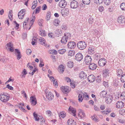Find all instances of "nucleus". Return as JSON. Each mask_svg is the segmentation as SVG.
Listing matches in <instances>:
<instances>
[{
  "instance_id": "obj_1",
  "label": "nucleus",
  "mask_w": 125,
  "mask_h": 125,
  "mask_svg": "<svg viewBox=\"0 0 125 125\" xmlns=\"http://www.w3.org/2000/svg\"><path fill=\"white\" fill-rule=\"evenodd\" d=\"M10 96L8 94L5 93H2L0 94V99L1 101L3 102L8 101L9 98Z\"/></svg>"
},
{
  "instance_id": "obj_2",
  "label": "nucleus",
  "mask_w": 125,
  "mask_h": 125,
  "mask_svg": "<svg viewBox=\"0 0 125 125\" xmlns=\"http://www.w3.org/2000/svg\"><path fill=\"white\" fill-rule=\"evenodd\" d=\"M78 48L80 50H83L86 46V43L84 42L81 41L78 42L77 44Z\"/></svg>"
},
{
  "instance_id": "obj_3",
  "label": "nucleus",
  "mask_w": 125,
  "mask_h": 125,
  "mask_svg": "<svg viewBox=\"0 0 125 125\" xmlns=\"http://www.w3.org/2000/svg\"><path fill=\"white\" fill-rule=\"evenodd\" d=\"M45 92L46 94V97L49 101L51 100L54 98V95L51 92L47 91L46 89L45 90Z\"/></svg>"
},
{
  "instance_id": "obj_4",
  "label": "nucleus",
  "mask_w": 125,
  "mask_h": 125,
  "mask_svg": "<svg viewBox=\"0 0 125 125\" xmlns=\"http://www.w3.org/2000/svg\"><path fill=\"white\" fill-rule=\"evenodd\" d=\"M69 8H66L64 9L61 10V13L62 16L65 17L68 16L69 13Z\"/></svg>"
},
{
  "instance_id": "obj_5",
  "label": "nucleus",
  "mask_w": 125,
  "mask_h": 125,
  "mask_svg": "<svg viewBox=\"0 0 125 125\" xmlns=\"http://www.w3.org/2000/svg\"><path fill=\"white\" fill-rule=\"evenodd\" d=\"M118 22L120 24H123L125 22V17L124 16H120L117 19Z\"/></svg>"
},
{
  "instance_id": "obj_6",
  "label": "nucleus",
  "mask_w": 125,
  "mask_h": 125,
  "mask_svg": "<svg viewBox=\"0 0 125 125\" xmlns=\"http://www.w3.org/2000/svg\"><path fill=\"white\" fill-rule=\"evenodd\" d=\"M78 6V2L75 0L72 1L71 3L70 6L71 8L72 9H76L77 7Z\"/></svg>"
},
{
  "instance_id": "obj_7",
  "label": "nucleus",
  "mask_w": 125,
  "mask_h": 125,
  "mask_svg": "<svg viewBox=\"0 0 125 125\" xmlns=\"http://www.w3.org/2000/svg\"><path fill=\"white\" fill-rule=\"evenodd\" d=\"M106 63V60L104 58H101L99 60L98 62L99 65L101 67L104 66L105 65Z\"/></svg>"
},
{
  "instance_id": "obj_8",
  "label": "nucleus",
  "mask_w": 125,
  "mask_h": 125,
  "mask_svg": "<svg viewBox=\"0 0 125 125\" xmlns=\"http://www.w3.org/2000/svg\"><path fill=\"white\" fill-rule=\"evenodd\" d=\"M83 58V55L80 52L77 53L75 56V59L78 61H81Z\"/></svg>"
},
{
  "instance_id": "obj_9",
  "label": "nucleus",
  "mask_w": 125,
  "mask_h": 125,
  "mask_svg": "<svg viewBox=\"0 0 125 125\" xmlns=\"http://www.w3.org/2000/svg\"><path fill=\"white\" fill-rule=\"evenodd\" d=\"M76 44L74 42H70L68 43L67 46L68 48L70 49L74 48L76 47Z\"/></svg>"
},
{
  "instance_id": "obj_10",
  "label": "nucleus",
  "mask_w": 125,
  "mask_h": 125,
  "mask_svg": "<svg viewBox=\"0 0 125 125\" xmlns=\"http://www.w3.org/2000/svg\"><path fill=\"white\" fill-rule=\"evenodd\" d=\"M6 45L8 47V48H6L7 50H9V51L11 52L14 51V48L13 47V45L10 42L7 43Z\"/></svg>"
},
{
  "instance_id": "obj_11",
  "label": "nucleus",
  "mask_w": 125,
  "mask_h": 125,
  "mask_svg": "<svg viewBox=\"0 0 125 125\" xmlns=\"http://www.w3.org/2000/svg\"><path fill=\"white\" fill-rule=\"evenodd\" d=\"M67 4V2L65 0H61L59 3V6L62 8H64Z\"/></svg>"
},
{
  "instance_id": "obj_12",
  "label": "nucleus",
  "mask_w": 125,
  "mask_h": 125,
  "mask_svg": "<svg viewBox=\"0 0 125 125\" xmlns=\"http://www.w3.org/2000/svg\"><path fill=\"white\" fill-rule=\"evenodd\" d=\"M69 87L68 86H62L61 87V89L63 93L67 94L69 91Z\"/></svg>"
},
{
  "instance_id": "obj_13",
  "label": "nucleus",
  "mask_w": 125,
  "mask_h": 125,
  "mask_svg": "<svg viewBox=\"0 0 125 125\" xmlns=\"http://www.w3.org/2000/svg\"><path fill=\"white\" fill-rule=\"evenodd\" d=\"M30 101L31 103V104L33 105H35L37 103V101L36 97L32 96L30 98Z\"/></svg>"
},
{
  "instance_id": "obj_14",
  "label": "nucleus",
  "mask_w": 125,
  "mask_h": 125,
  "mask_svg": "<svg viewBox=\"0 0 125 125\" xmlns=\"http://www.w3.org/2000/svg\"><path fill=\"white\" fill-rule=\"evenodd\" d=\"M105 101L107 104H110L111 103L112 101V99L113 98V96L111 95H109L106 97Z\"/></svg>"
},
{
  "instance_id": "obj_15",
  "label": "nucleus",
  "mask_w": 125,
  "mask_h": 125,
  "mask_svg": "<svg viewBox=\"0 0 125 125\" xmlns=\"http://www.w3.org/2000/svg\"><path fill=\"white\" fill-rule=\"evenodd\" d=\"M89 68L92 70H94L96 69L97 68V65L94 63H89Z\"/></svg>"
},
{
  "instance_id": "obj_16",
  "label": "nucleus",
  "mask_w": 125,
  "mask_h": 125,
  "mask_svg": "<svg viewBox=\"0 0 125 125\" xmlns=\"http://www.w3.org/2000/svg\"><path fill=\"white\" fill-rule=\"evenodd\" d=\"M16 57L17 59L19 60L22 57V55L21 52L19 50L16 49Z\"/></svg>"
},
{
  "instance_id": "obj_17",
  "label": "nucleus",
  "mask_w": 125,
  "mask_h": 125,
  "mask_svg": "<svg viewBox=\"0 0 125 125\" xmlns=\"http://www.w3.org/2000/svg\"><path fill=\"white\" fill-rule=\"evenodd\" d=\"M84 59L85 62L87 64V63H89V64L91 63L92 59L90 56L88 55H87L85 57Z\"/></svg>"
},
{
  "instance_id": "obj_18",
  "label": "nucleus",
  "mask_w": 125,
  "mask_h": 125,
  "mask_svg": "<svg viewBox=\"0 0 125 125\" xmlns=\"http://www.w3.org/2000/svg\"><path fill=\"white\" fill-rule=\"evenodd\" d=\"M124 105V103L122 101H118L116 104V107L118 108H121Z\"/></svg>"
},
{
  "instance_id": "obj_19",
  "label": "nucleus",
  "mask_w": 125,
  "mask_h": 125,
  "mask_svg": "<svg viewBox=\"0 0 125 125\" xmlns=\"http://www.w3.org/2000/svg\"><path fill=\"white\" fill-rule=\"evenodd\" d=\"M79 77L81 78H83V79H86L87 77V75L83 71L81 72L79 74Z\"/></svg>"
},
{
  "instance_id": "obj_20",
  "label": "nucleus",
  "mask_w": 125,
  "mask_h": 125,
  "mask_svg": "<svg viewBox=\"0 0 125 125\" xmlns=\"http://www.w3.org/2000/svg\"><path fill=\"white\" fill-rule=\"evenodd\" d=\"M95 77L94 75L91 74L89 75L88 77V80L89 82H93L95 80Z\"/></svg>"
},
{
  "instance_id": "obj_21",
  "label": "nucleus",
  "mask_w": 125,
  "mask_h": 125,
  "mask_svg": "<svg viewBox=\"0 0 125 125\" xmlns=\"http://www.w3.org/2000/svg\"><path fill=\"white\" fill-rule=\"evenodd\" d=\"M100 95L101 98H106L107 96V92L105 91H102L100 93Z\"/></svg>"
},
{
  "instance_id": "obj_22",
  "label": "nucleus",
  "mask_w": 125,
  "mask_h": 125,
  "mask_svg": "<svg viewBox=\"0 0 125 125\" xmlns=\"http://www.w3.org/2000/svg\"><path fill=\"white\" fill-rule=\"evenodd\" d=\"M68 110L69 111L71 112L73 114V116L75 117L76 115V110L75 109L72 107L70 106Z\"/></svg>"
},
{
  "instance_id": "obj_23",
  "label": "nucleus",
  "mask_w": 125,
  "mask_h": 125,
  "mask_svg": "<svg viewBox=\"0 0 125 125\" xmlns=\"http://www.w3.org/2000/svg\"><path fill=\"white\" fill-rule=\"evenodd\" d=\"M79 93L78 100L79 102H81L82 101L83 99V93L82 92V91H81Z\"/></svg>"
},
{
  "instance_id": "obj_24",
  "label": "nucleus",
  "mask_w": 125,
  "mask_h": 125,
  "mask_svg": "<svg viewBox=\"0 0 125 125\" xmlns=\"http://www.w3.org/2000/svg\"><path fill=\"white\" fill-rule=\"evenodd\" d=\"M29 20V18H27L23 22V27L24 29H27V21Z\"/></svg>"
},
{
  "instance_id": "obj_25",
  "label": "nucleus",
  "mask_w": 125,
  "mask_h": 125,
  "mask_svg": "<svg viewBox=\"0 0 125 125\" xmlns=\"http://www.w3.org/2000/svg\"><path fill=\"white\" fill-rule=\"evenodd\" d=\"M67 122L68 125H76V122L72 119H69Z\"/></svg>"
},
{
  "instance_id": "obj_26",
  "label": "nucleus",
  "mask_w": 125,
  "mask_h": 125,
  "mask_svg": "<svg viewBox=\"0 0 125 125\" xmlns=\"http://www.w3.org/2000/svg\"><path fill=\"white\" fill-rule=\"evenodd\" d=\"M103 75L104 77H106L107 76H109L110 74L109 71L108 69L104 70L103 71Z\"/></svg>"
},
{
  "instance_id": "obj_27",
  "label": "nucleus",
  "mask_w": 125,
  "mask_h": 125,
  "mask_svg": "<svg viewBox=\"0 0 125 125\" xmlns=\"http://www.w3.org/2000/svg\"><path fill=\"white\" fill-rule=\"evenodd\" d=\"M92 46H90L88 49V52L89 54H92L94 52V49L92 47Z\"/></svg>"
},
{
  "instance_id": "obj_28",
  "label": "nucleus",
  "mask_w": 125,
  "mask_h": 125,
  "mask_svg": "<svg viewBox=\"0 0 125 125\" xmlns=\"http://www.w3.org/2000/svg\"><path fill=\"white\" fill-rule=\"evenodd\" d=\"M36 18L35 16L32 17V20H31L30 23L29 24V25L30 26V27L29 28L28 30H30L31 28V27L33 24V22L35 20Z\"/></svg>"
},
{
  "instance_id": "obj_29",
  "label": "nucleus",
  "mask_w": 125,
  "mask_h": 125,
  "mask_svg": "<svg viewBox=\"0 0 125 125\" xmlns=\"http://www.w3.org/2000/svg\"><path fill=\"white\" fill-rule=\"evenodd\" d=\"M51 12L49 11H48L46 14V20L47 21L50 20L51 17Z\"/></svg>"
},
{
  "instance_id": "obj_30",
  "label": "nucleus",
  "mask_w": 125,
  "mask_h": 125,
  "mask_svg": "<svg viewBox=\"0 0 125 125\" xmlns=\"http://www.w3.org/2000/svg\"><path fill=\"white\" fill-rule=\"evenodd\" d=\"M12 11V10H10L9 12L8 16L9 18L11 21H12L13 19Z\"/></svg>"
},
{
  "instance_id": "obj_31",
  "label": "nucleus",
  "mask_w": 125,
  "mask_h": 125,
  "mask_svg": "<svg viewBox=\"0 0 125 125\" xmlns=\"http://www.w3.org/2000/svg\"><path fill=\"white\" fill-rule=\"evenodd\" d=\"M37 0L35 1H34L32 2V6L31 8L32 10L34 9L36 7L37 5Z\"/></svg>"
},
{
  "instance_id": "obj_32",
  "label": "nucleus",
  "mask_w": 125,
  "mask_h": 125,
  "mask_svg": "<svg viewBox=\"0 0 125 125\" xmlns=\"http://www.w3.org/2000/svg\"><path fill=\"white\" fill-rule=\"evenodd\" d=\"M64 67L61 64L58 67V70L59 71L61 72V73H63L64 71Z\"/></svg>"
},
{
  "instance_id": "obj_33",
  "label": "nucleus",
  "mask_w": 125,
  "mask_h": 125,
  "mask_svg": "<svg viewBox=\"0 0 125 125\" xmlns=\"http://www.w3.org/2000/svg\"><path fill=\"white\" fill-rule=\"evenodd\" d=\"M67 39L66 37L64 36L62 37L61 40V42L63 44H65L67 42Z\"/></svg>"
},
{
  "instance_id": "obj_34",
  "label": "nucleus",
  "mask_w": 125,
  "mask_h": 125,
  "mask_svg": "<svg viewBox=\"0 0 125 125\" xmlns=\"http://www.w3.org/2000/svg\"><path fill=\"white\" fill-rule=\"evenodd\" d=\"M33 115L34 117L35 118V120L36 121H38L40 120V118L38 117V115L35 112L33 113Z\"/></svg>"
},
{
  "instance_id": "obj_35",
  "label": "nucleus",
  "mask_w": 125,
  "mask_h": 125,
  "mask_svg": "<svg viewBox=\"0 0 125 125\" xmlns=\"http://www.w3.org/2000/svg\"><path fill=\"white\" fill-rule=\"evenodd\" d=\"M123 73V71L121 69H119L117 70V76H121Z\"/></svg>"
},
{
  "instance_id": "obj_36",
  "label": "nucleus",
  "mask_w": 125,
  "mask_h": 125,
  "mask_svg": "<svg viewBox=\"0 0 125 125\" xmlns=\"http://www.w3.org/2000/svg\"><path fill=\"white\" fill-rule=\"evenodd\" d=\"M74 63L72 61H69L68 63L67 66L69 68H72L73 67Z\"/></svg>"
},
{
  "instance_id": "obj_37",
  "label": "nucleus",
  "mask_w": 125,
  "mask_h": 125,
  "mask_svg": "<svg viewBox=\"0 0 125 125\" xmlns=\"http://www.w3.org/2000/svg\"><path fill=\"white\" fill-rule=\"evenodd\" d=\"M54 32L55 34H56V35L58 37H59V35L60 36L61 33H62L61 31L59 29L56 30Z\"/></svg>"
},
{
  "instance_id": "obj_38",
  "label": "nucleus",
  "mask_w": 125,
  "mask_h": 125,
  "mask_svg": "<svg viewBox=\"0 0 125 125\" xmlns=\"http://www.w3.org/2000/svg\"><path fill=\"white\" fill-rule=\"evenodd\" d=\"M101 55L97 53L94 55V57L95 60H99V59L100 58Z\"/></svg>"
},
{
  "instance_id": "obj_39",
  "label": "nucleus",
  "mask_w": 125,
  "mask_h": 125,
  "mask_svg": "<svg viewBox=\"0 0 125 125\" xmlns=\"http://www.w3.org/2000/svg\"><path fill=\"white\" fill-rule=\"evenodd\" d=\"M41 7V6H39L34 11L33 13V14L34 13H35V14H36L38 13H39L40 10V9Z\"/></svg>"
},
{
  "instance_id": "obj_40",
  "label": "nucleus",
  "mask_w": 125,
  "mask_h": 125,
  "mask_svg": "<svg viewBox=\"0 0 125 125\" xmlns=\"http://www.w3.org/2000/svg\"><path fill=\"white\" fill-rule=\"evenodd\" d=\"M60 21L59 20H58L57 19V20H55L53 21V24L55 25L56 26H58L59 25Z\"/></svg>"
},
{
  "instance_id": "obj_41",
  "label": "nucleus",
  "mask_w": 125,
  "mask_h": 125,
  "mask_svg": "<svg viewBox=\"0 0 125 125\" xmlns=\"http://www.w3.org/2000/svg\"><path fill=\"white\" fill-rule=\"evenodd\" d=\"M59 116H61L62 118H64L66 116V114L63 111L61 112L60 113Z\"/></svg>"
},
{
  "instance_id": "obj_42",
  "label": "nucleus",
  "mask_w": 125,
  "mask_h": 125,
  "mask_svg": "<svg viewBox=\"0 0 125 125\" xmlns=\"http://www.w3.org/2000/svg\"><path fill=\"white\" fill-rule=\"evenodd\" d=\"M83 3L85 5H89L90 2V0H82Z\"/></svg>"
},
{
  "instance_id": "obj_43",
  "label": "nucleus",
  "mask_w": 125,
  "mask_h": 125,
  "mask_svg": "<svg viewBox=\"0 0 125 125\" xmlns=\"http://www.w3.org/2000/svg\"><path fill=\"white\" fill-rule=\"evenodd\" d=\"M122 93L120 94H119L118 95V98H119L120 97L122 100H125V96L122 95Z\"/></svg>"
},
{
  "instance_id": "obj_44",
  "label": "nucleus",
  "mask_w": 125,
  "mask_h": 125,
  "mask_svg": "<svg viewBox=\"0 0 125 125\" xmlns=\"http://www.w3.org/2000/svg\"><path fill=\"white\" fill-rule=\"evenodd\" d=\"M66 51V50L64 49H62L58 50V53L61 54H63Z\"/></svg>"
},
{
  "instance_id": "obj_45",
  "label": "nucleus",
  "mask_w": 125,
  "mask_h": 125,
  "mask_svg": "<svg viewBox=\"0 0 125 125\" xmlns=\"http://www.w3.org/2000/svg\"><path fill=\"white\" fill-rule=\"evenodd\" d=\"M120 8L122 10H125V3H122L121 4Z\"/></svg>"
},
{
  "instance_id": "obj_46",
  "label": "nucleus",
  "mask_w": 125,
  "mask_h": 125,
  "mask_svg": "<svg viewBox=\"0 0 125 125\" xmlns=\"http://www.w3.org/2000/svg\"><path fill=\"white\" fill-rule=\"evenodd\" d=\"M120 79L122 82H125V74H123L121 75Z\"/></svg>"
},
{
  "instance_id": "obj_47",
  "label": "nucleus",
  "mask_w": 125,
  "mask_h": 125,
  "mask_svg": "<svg viewBox=\"0 0 125 125\" xmlns=\"http://www.w3.org/2000/svg\"><path fill=\"white\" fill-rule=\"evenodd\" d=\"M118 81L116 80H114L113 81V84L115 86H117L118 85Z\"/></svg>"
},
{
  "instance_id": "obj_48",
  "label": "nucleus",
  "mask_w": 125,
  "mask_h": 125,
  "mask_svg": "<svg viewBox=\"0 0 125 125\" xmlns=\"http://www.w3.org/2000/svg\"><path fill=\"white\" fill-rule=\"evenodd\" d=\"M104 3L107 6L109 5L111 2V0H104Z\"/></svg>"
},
{
  "instance_id": "obj_49",
  "label": "nucleus",
  "mask_w": 125,
  "mask_h": 125,
  "mask_svg": "<svg viewBox=\"0 0 125 125\" xmlns=\"http://www.w3.org/2000/svg\"><path fill=\"white\" fill-rule=\"evenodd\" d=\"M25 13H24V14H23L22 13H20V14H19V12L18 14V16L19 19H22L24 17V15L25 14Z\"/></svg>"
},
{
  "instance_id": "obj_50",
  "label": "nucleus",
  "mask_w": 125,
  "mask_h": 125,
  "mask_svg": "<svg viewBox=\"0 0 125 125\" xmlns=\"http://www.w3.org/2000/svg\"><path fill=\"white\" fill-rule=\"evenodd\" d=\"M79 117H80L81 118H83L85 116V113L83 112L82 113H80V114H78Z\"/></svg>"
},
{
  "instance_id": "obj_51",
  "label": "nucleus",
  "mask_w": 125,
  "mask_h": 125,
  "mask_svg": "<svg viewBox=\"0 0 125 125\" xmlns=\"http://www.w3.org/2000/svg\"><path fill=\"white\" fill-rule=\"evenodd\" d=\"M94 21V19L92 17L88 19V22L90 24H91V25L93 23Z\"/></svg>"
},
{
  "instance_id": "obj_52",
  "label": "nucleus",
  "mask_w": 125,
  "mask_h": 125,
  "mask_svg": "<svg viewBox=\"0 0 125 125\" xmlns=\"http://www.w3.org/2000/svg\"><path fill=\"white\" fill-rule=\"evenodd\" d=\"M40 35L42 36H45L46 35V33H45V31L44 30H42L40 31Z\"/></svg>"
},
{
  "instance_id": "obj_53",
  "label": "nucleus",
  "mask_w": 125,
  "mask_h": 125,
  "mask_svg": "<svg viewBox=\"0 0 125 125\" xmlns=\"http://www.w3.org/2000/svg\"><path fill=\"white\" fill-rule=\"evenodd\" d=\"M19 105L16 104V107H18L19 109H21V108H22L23 106H24V103H21L18 104Z\"/></svg>"
},
{
  "instance_id": "obj_54",
  "label": "nucleus",
  "mask_w": 125,
  "mask_h": 125,
  "mask_svg": "<svg viewBox=\"0 0 125 125\" xmlns=\"http://www.w3.org/2000/svg\"><path fill=\"white\" fill-rule=\"evenodd\" d=\"M64 36L68 39L71 36V34L69 33H64Z\"/></svg>"
},
{
  "instance_id": "obj_55",
  "label": "nucleus",
  "mask_w": 125,
  "mask_h": 125,
  "mask_svg": "<svg viewBox=\"0 0 125 125\" xmlns=\"http://www.w3.org/2000/svg\"><path fill=\"white\" fill-rule=\"evenodd\" d=\"M75 51L74 50H70L68 52L69 55H70L71 56H73L74 55Z\"/></svg>"
},
{
  "instance_id": "obj_56",
  "label": "nucleus",
  "mask_w": 125,
  "mask_h": 125,
  "mask_svg": "<svg viewBox=\"0 0 125 125\" xmlns=\"http://www.w3.org/2000/svg\"><path fill=\"white\" fill-rule=\"evenodd\" d=\"M62 29L64 30H66L67 28V25L63 23L61 26Z\"/></svg>"
},
{
  "instance_id": "obj_57",
  "label": "nucleus",
  "mask_w": 125,
  "mask_h": 125,
  "mask_svg": "<svg viewBox=\"0 0 125 125\" xmlns=\"http://www.w3.org/2000/svg\"><path fill=\"white\" fill-rule=\"evenodd\" d=\"M103 0H95L94 2L97 4H100L102 3Z\"/></svg>"
},
{
  "instance_id": "obj_58",
  "label": "nucleus",
  "mask_w": 125,
  "mask_h": 125,
  "mask_svg": "<svg viewBox=\"0 0 125 125\" xmlns=\"http://www.w3.org/2000/svg\"><path fill=\"white\" fill-rule=\"evenodd\" d=\"M27 73V72L26 70L24 69L22 73V74H23L22 75H24V77H25V76L26 75Z\"/></svg>"
},
{
  "instance_id": "obj_59",
  "label": "nucleus",
  "mask_w": 125,
  "mask_h": 125,
  "mask_svg": "<svg viewBox=\"0 0 125 125\" xmlns=\"http://www.w3.org/2000/svg\"><path fill=\"white\" fill-rule=\"evenodd\" d=\"M51 81L52 82H53V85L55 86L56 87H57L58 86L57 82V81H55V80L53 79H52Z\"/></svg>"
},
{
  "instance_id": "obj_60",
  "label": "nucleus",
  "mask_w": 125,
  "mask_h": 125,
  "mask_svg": "<svg viewBox=\"0 0 125 125\" xmlns=\"http://www.w3.org/2000/svg\"><path fill=\"white\" fill-rule=\"evenodd\" d=\"M43 21V20L42 19L39 20H38V23L40 26H42V24Z\"/></svg>"
},
{
  "instance_id": "obj_61",
  "label": "nucleus",
  "mask_w": 125,
  "mask_h": 125,
  "mask_svg": "<svg viewBox=\"0 0 125 125\" xmlns=\"http://www.w3.org/2000/svg\"><path fill=\"white\" fill-rule=\"evenodd\" d=\"M94 110L96 111H99L100 110L99 108L96 105L94 106Z\"/></svg>"
},
{
  "instance_id": "obj_62",
  "label": "nucleus",
  "mask_w": 125,
  "mask_h": 125,
  "mask_svg": "<svg viewBox=\"0 0 125 125\" xmlns=\"http://www.w3.org/2000/svg\"><path fill=\"white\" fill-rule=\"evenodd\" d=\"M125 55V53L123 52L121 53L119 55L120 57L122 59L124 58V57L125 56L124 55Z\"/></svg>"
},
{
  "instance_id": "obj_63",
  "label": "nucleus",
  "mask_w": 125,
  "mask_h": 125,
  "mask_svg": "<svg viewBox=\"0 0 125 125\" xmlns=\"http://www.w3.org/2000/svg\"><path fill=\"white\" fill-rule=\"evenodd\" d=\"M39 40L40 41L39 43L40 44H41V43H42L43 41H45V40L42 37H40Z\"/></svg>"
},
{
  "instance_id": "obj_64",
  "label": "nucleus",
  "mask_w": 125,
  "mask_h": 125,
  "mask_svg": "<svg viewBox=\"0 0 125 125\" xmlns=\"http://www.w3.org/2000/svg\"><path fill=\"white\" fill-rule=\"evenodd\" d=\"M103 85L105 87H108V83L107 82L104 81L103 82Z\"/></svg>"
}]
</instances>
